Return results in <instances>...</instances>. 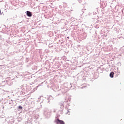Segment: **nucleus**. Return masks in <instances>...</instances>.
Listing matches in <instances>:
<instances>
[{"label": "nucleus", "instance_id": "2", "mask_svg": "<svg viewBox=\"0 0 124 124\" xmlns=\"http://www.w3.org/2000/svg\"><path fill=\"white\" fill-rule=\"evenodd\" d=\"M26 13V15H27V16H28V17H31V16H32L31 12L30 11H27Z\"/></svg>", "mask_w": 124, "mask_h": 124}, {"label": "nucleus", "instance_id": "1", "mask_svg": "<svg viewBox=\"0 0 124 124\" xmlns=\"http://www.w3.org/2000/svg\"><path fill=\"white\" fill-rule=\"evenodd\" d=\"M55 123L57 124H64V122H63L62 120H60V119H56L55 121Z\"/></svg>", "mask_w": 124, "mask_h": 124}, {"label": "nucleus", "instance_id": "4", "mask_svg": "<svg viewBox=\"0 0 124 124\" xmlns=\"http://www.w3.org/2000/svg\"><path fill=\"white\" fill-rule=\"evenodd\" d=\"M18 109H23V107H22L21 106H18Z\"/></svg>", "mask_w": 124, "mask_h": 124}, {"label": "nucleus", "instance_id": "5", "mask_svg": "<svg viewBox=\"0 0 124 124\" xmlns=\"http://www.w3.org/2000/svg\"><path fill=\"white\" fill-rule=\"evenodd\" d=\"M0 14H1V11H0Z\"/></svg>", "mask_w": 124, "mask_h": 124}, {"label": "nucleus", "instance_id": "3", "mask_svg": "<svg viewBox=\"0 0 124 124\" xmlns=\"http://www.w3.org/2000/svg\"><path fill=\"white\" fill-rule=\"evenodd\" d=\"M109 76L110 78H113L114 77V72H111L109 74Z\"/></svg>", "mask_w": 124, "mask_h": 124}]
</instances>
